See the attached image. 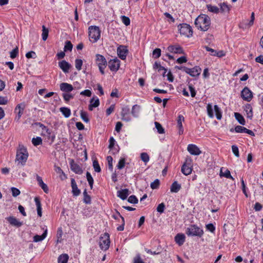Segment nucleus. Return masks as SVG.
<instances>
[{
	"label": "nucleus",
	"instance_id": "a211bd4d",
	"mask_svg": "<svg viewBox=\"0 0 263 263\" xmlns=\"http://www.w3.org/2000/svg\"><path fill=\"white\" fill-rule=\"evenodd\" d=\"M71 185L73 195L74 196H79L81 193V191L78 189L76 181L73 178L71 179Z\"/></svg>",
	"mask_w": 263,
	"mask_h": 263
},
{
	"label": "nucleus",
	"instance_id": "a878e982",
	"mask_svg": "<svg viewBox=\"0 0 263 263\" xmlns=\"http://www.w3.org/2000/svg\"><path fill=\"white\" fill-rule=\"evenodd\" d=\"M176 242L179 246H181L185 241V236L183 234H178L175 237Z\"/></svg>",
	"mask_w": 263,
	"mask_h": 263
},
{
	"label": "nucleus",
	"instance_id": "7ed1b4c3",
	"mask_svg": "<svg viewBox=\"0 0 263 263\" xmlns=\"http://www.w3.org/2000/svg\"><path fill=\"white\" fill-rule=\"evenodd\" d=\"M89 30V38L90 42H96L100 37V30L98 27L90 26Z\"/></svg>",
	"mask_w": 263,
	"mask_h": 263
},
{
	"label": "nucleus",
	"instance_id": "e433bc0d",
	"mask_svg": "<svg viewBox=\"0 0 263 263\" xmlns=\"http://www.w3.org/2000/svg\"><path fill=\"white\" fill-rule=\"evenodd\" d=\"M140 110V106L138 105H134L132 107V114L134 117H138Z\"/></svg>",
	"mask_w": 263,
	"mask_h": 263
},
{
	"label": "nucleus",
	"instance_id": "49530a36",
	"mask_svg": "<svg viewBox=\"0 0 263 263\" xmlns=\"http://www.w3.org/2000/svg\"><path fill=\"white\" fill-rule=\"evenodd\" d=\"M207 112L209 117L211 118L214 117V112L213 110V107L211 104H208L206 106Z\"/></svg>",
	"mask_w": 263,
	"mask_h": 263
},
{
	"label": "nucleus",
	"instance_id": "f8f14e48",
	"mask_svg": "<svg viewBox=\"0 0 263 263\" xmlns=\"http://www.w3.org/2000/svg\"><path fill=\"white\" fill-rule=\"evenodd\" d=\"M187 149L190 154L192 155L198 156L201 154V151L199 147L195 144H191L188 145Z\"/></svg>",
	"mask_w": 263,
	"mask_h": 263
},
{
	"label": "nucleus",
	"instance_id": "79ce46f5",
	"mask_svg": "<svg viewBox=\"0 0 263 263\" xmlns=\"http://www.w3.org/2000/svg\"><path fill=\"white\" fill-rule=\"evenodd\" d=\"M245 109L247 113L248 117L251 118L253 116L252 108L251 105L249 104H247L245 106Z\"/></svg>",
	"mask_w": 263,
	"mask_h": 263
},
{
	"label": "nucleus",
	"instance_id": "a18cd8bd",
	"mask_svg": "<svg viewBox=\"0 0 263 263\" xmlns=\"http://www.w3.org/2000/svg\"><path fill=\"white\" fill-rule=\"evenodd\" d=\"M80 116L85 122L88 123L89 122V119L88 117V114L87 112L81 110L80 112Z\"/></svg>",
	"mask_w": 263,
	"mask_h": 263
},
{
	"label": "nucleus",
	"instance_id": "ddd939ff",
	"mask_svg": "<svg viewBox=\"0 0 263 263\" xmlns=\"http://www.w3.org/2000/svg\"><path fill=\"white\" fill-rule=\"evenodd\" d=\"M25 107L26 104L24 102L21 103L16 105L15 108V111H17L18 110V112L17 115L15 117V120H16L17 121H18L20 120V119L21 118V116L23 114V111Z\"/></svg>",
	"mask_w": 263,
	"mask_h": 263
},
{
	"label": "nucleus",
	"instance_id": "b1692460",
	"mask_svg": "<svg viewBox=\"0 0 263 263\" xmlns=\"http://www.w3.org/2000/svg\"><path fill=\"white\" fill-rule=\"evenodd\" d=\"M192 168L190 165H187L186 163H184L181 167L182 173L185 176L189 175L191 174Z\"/></svg>",
	"mask_w": 263,
	"mask_h": 263
},
{
	"label": "nucleus",
	"instance_id": "ea45409f",
	"mask_svg": "<svg viewBox=\"0 0 263 263\" xmlns=\"http://www.w3.org/2000/svg\"><path fill=\"white\" fill-rule=\"evenodd\" d=\"M84 199L83 201L86 204H90L91 203V197L88 195L87 190L85 189L83 192Z\"/></svg>",
	"mask_w": 263,
	"mask_h": 263
},
{
	"label": "nucleus",
	"instance_id": "4be33fe9",
	"mask_svg": "<svg viewBox=\"0 0 263 263\" xmlns=\"http://www.w3.org/2000/svg\"><path fill=\"white\" fill-rule=\"evenodd\" d=\"M36 180L38 182L40 186L43 189L44 192L46 193H48L49 191L48 187L47 185L44 183L42 177L39 176V175H37Z\"/></svg>",
	"mask_w": 263,
	"mask_h": 263
},
{
	"label": "nucleus",
	"instance_id": "6e6552de",
	"mask_svg": "<svg viewBox=\"0 0 263 263\" xmlns=\"http://www.w3.org/2000/svg\"><path fill=\"white\" fill-rule=\"evenodd\" d=\"M241 97L243 100L250 102L253 98V93L248 87H245L241 92Z\"/></svg>",
	"mask_w": 263,
	"mask_h": 263
},
{
	"label": "nucleus",
	"instance_id": "aec40b11",
	"mask_svg": "<svg viewBox=\"0 0 263 263\" xmlns=\"http://www.w3.org/2000/svg\"><path fill=\"white\" fill-rule=\"evenodd\" d=\"M60 88L61 91L67 93L71 92L73 89L72 85L67 83H62L60 85Z\"/></svg>",
	"mask_w": 263,
	"mask_h": 263
},
{
	"label": "nucleus",
	"instance_id": "c756f323",
	"mask_svg": "<svg viewBox=\"0 0 263 263\" xmlns=\"http://www.w3.org/2000/svg\"><path fill=\"white\" fill-rule=\"evenodd\" d=\"M47 230H45L42 235H36L33 237V241L39 242L43 240L47 236Z\"/></svg>",
	"mask_w": 263,
	"mask_h": 263
},
{
	"label": "nucleus",
	"instance_id": "338daca9",
	"mask_svg": "<svg viewBox=\"0 0 263 263\" xmlns=\"http://www.w3.org/2000/svg\"><path fill=\"white\" fill-rule=\"evenodd\" d=\"M63 97L64 100L66 102H68L71 99L73 98V96L72 95L69 94L68 93H63Z\"/></svg>",
	"mask_w": 263,
	"mask_h": 263
},
{
	"label": "nucleus",
	"instance_id": "c85d7f7f",
	"mask_svg": "<svg viewBox=\"0 0 263 263\" xmlns=\"http://www.w3.org/2000/svg\"><path fill=\"white\" fill-rule=\"evenodd\" d=\"M54 171L55 172L59 174L60 178L61 180H64L67 178L66 175L64 173L63 170L60 167L55 165L54 166Z\"/></svg>",
	"mask_w": 263,
	"mask_h": 263
},
{
	"label": "nucleus",
	"instance_id": "c9c22d12",
	"mask_svg": "<svg viewBox=\"0 0 263 263\" xmlns=\"http://www.w3.org/2000/svg\"><path fill=\"white\" fill-rule=\"evenodd\" d=\"M220 10L222 13H228L230 11L229 6L225 3H220L219 4Z\"/></svg>",
	"mask_w": 263,
	"mask_h": 263
},
{
	"label": "nucleus",
	"instance_id": "5fc2aeb1",
	"mask_svg": "<svg viewBox=\"0 0 263 263\" xmlns=\"http://www.w3.org/2000/svg\"><path fill=\"white\" fill-rule=\"evenodd\" d=\"M161 49L160 48H156L153 51V55L155 59L159 58L161 56Z\"/></svg>",
	"mask_w": 263,
	"mask_h": 263
},
{
	"label": "nucleus",
	"instance_id": "58836bf2",
	"mask_svg": "<svg viewBox=\"0 0 263 263\" xmlns=\"http://www.w3.org/2000/svg\"><path fill=\"white\" fill-rule=\"evenodd\" d=\"M49 30L48 29L46 28L44 25L42 26V39L45 41L48 36Z\"/></svg>",
	"mask_w": 263,
	"mask_h": 263
},
{
	"label": "nucleus",
	"instance_id": "774afa93",
	"mask_svg": "<svg viewBox=\"0 0 263 263\" xmlns=\"http://www.w3.org/2000/svg\"><path fill=\"white\" fill-rule=\"evenodd\" d=\"M232 149L233 154L235 155V156L237 157H239V150L238 148L236 145H232Z\"/></svg>",
	"mask_w": 263,
	"mask_h": 263
},
{
	"label": "nucleus",
	"instance_id": "e2e57ef3",
	"mask_svg": "<svg viewBox=\"0 0 263 263\" xmlns=\"http://www.w3.org/2000/svg\"><path fill=\"white\" fill-rule=\"evenodd\" d=\"M246 128L243 126L237 125L235 127L234 130L236 133H245Z\"/></svg>",
	"mask_w": 263,
	"mask_h": 263
},
{
	"label": "nucleus",
	"instance_id": "864d4df0",
	"mask_svg": "<svg viewBox=\"0 0 263 263\" xmlns=\"http://www.w3.org/2000/svg\"><path fill=\"white\" fill-rule=\"evenodd\" d=\"M83 61L81 59H76L75 61V66L78 70H80L82 69Z\"/></svg>",
	"mask_w": 263,
	"mask_h": 263
},
{
	"label": "nucleus",
	"instance_id": "20e7f679",
	"mask_svg": "<svg viewBox=\"0 0 263 263\" xmlns=\"http://www.w3.org/2000/svg\"><path fill=\"white\" fill-rule=\"evenodd\" d=\"M96 58V63L99 67V70L102 74H104V69L107 65V61L104 56L100 54H97Z\"/></svg>",
	"mask_w": 263,
	"mask_h": 263
},
{
	"label": "nucleus",
	"instance_id": "2eb2a0df",
	"mask_svg": "<svg viewBox=\"0 0 263 263\" xmlns=\"http://www.w3.org/2000/svg\"><path fill=\"white\" fill-rule=\"evenodd\" d=\"M112 217L115 219H118L119 218H121V224L117 227V230L119 231H122L124 229L125 225V221L124 218L121 215L120 213L116 211V214H114L112 215Z\"/></svg>",
	"mask_w": 263,
	"mask_h": 263
},
{
	"label": "nucleus",
	"instance_id": "9d476101",
	"mask_svg": "<svg viewBox=\"0 0 263 263\" xmlns=\"http://www.w3.org/2000/svg\"><path fill=\"white\" fill-rule=\"evenodd\" d=\"M108 67L112 71H117L120 66V61L117 58L108 61Z\"/></svg>",
	"mask_w": 263,
	"mask_h": 263
},
{
	"label": "nucleus",
	"instance_id": "6ab92c4d",
	"mask_svg": "<svg viewBox=\"0 0 263 263\" xmlns=\"http://www.w3.org/2000/svg\"><path fill=\"white\" fill-rule=\"evenodd\" d=\"M255 20V14L254 12L251 13V19L249 22L248 20L246 21V23H241L239 25V27L242 28H249L253 25L254 21Z\"/></svg>",
	"mask_w": 263,
	"mask_h": 263
},
{
	"label": "nucleus",
	"instance_id": "f704fd0d",
	"mask_svg": "<svg viewBox=\"0 0 263 263\" xmlns=\"http://www.w3.org/2000/svg\"><path fill=\"white\" fill-rule=\"evenodd\" d=\"M69 256L67 254L60 255L58 257V263H67Z\"/></svg>",
	"mask_w": 263,
	"mask_h": 263
},
{
	"label": "nucleus",
	"instance_id": "c03bdc74",
	"mask_svg": "<svg viewBox=\"0 0 263 263\" xmlns=\"http://www.w3.org/2000/svg\"><path fill=\"white\" fill-rule=\"evenodd\" d=\"M86 178L88 182L89 185L90 187V189H92L93 187V179L91 176L90 173L88 172H86Z\"/></svg>",
	"mask_w": 263,
	"mask_h": 263
},
{
	"label": "nucleus",
	"instance_id": "2f4dec72",
	"mask_svg": "<svg viewBox=\"0 0 263 263\" xmlns=\"http://www.w3.org/2000/svg\"><path fill=\"white\" fill-rule=\"evenodd\" d=\"M153 68L155 69H158V71L163 70L164 72L163 73V76H165V74L167 71V69H165L164 67L162 66L159 62H156L154 64Z\"/></svg>",
	"mask_w": 263,
	"mask_h": 263
},
{
	"label": "nucleus",
	"instance_id": "69168bd1",
	"mask_svg": "<svg viewBox=\"0 0 263 263\" xmlns=\"http://www.w3.org/2000/svg\"><path fill=\"white\" fill-rule=\"evenodd\" d=\"M165 206L164 203H161L159 204L157 208V212L160 213H163L165 209Z\"/></svg>",
	"mask_w": 263,
	"mask_h": 263
},
{
	"label": "nucleus",
	"instance_id": "1a4fd4ad",
	"mask_svg": "<svg viewBox=\"0 0 263 263\" xmlns=\"http://www.w3.org/2000/svg\"><path fill=\"white\" fill-rule=\"evenodd\" d=\"M185 72L190 74L191 77H196L200 75L201 69L199 66H195L193 68H185Z\"/></svg>",
	"mask_w": 263,
	"mask_h": 263
},
{
	"label": "nucleus",
	"instance_id": "72a5a7b5",
	"mask_svg": "<svg viewBox=\"0 0 263 263\" xmlns=\"http://www.w3.org/2000/svg\"><path fill=\"white\" fill-rule=\"evenodd\" d=\"M60 110L65 118H68L70 117L71 111L69 108L65 107H62L60 108Z\"/></svg>",
	"mask_w": 263,
	"mask_h": 263
},
{
	"label": "nucleus",
	"instance_id": "3c124183",
	"mask_svg": "<svg viewBox=\"0 0 263 263\" xmlns=\"http://www.w3.org/2000/svg\"><path fill=\"white\" fill-rule=\"evenodd\" d=\"M73 46L70 41H67L64 46V51H71Z\"/></svg>",
	"mask_w": 263,
	"mask_h": 263
},
{
	"label": "nucleus",
	"instance_id": "7c9ffc66",
	"mask_svg": "<svg viewBox=\"0 0 263 263\" xmlns=\"http://www.w3.org/2000/svg\"><path fill=\"white\" fill-rule=\"evenodd\" d=\"M181 189V185L177 181L174 182L171 186V192L172 193H177Z\"/></svg>",
	"mask_w": 263,
	"mask_h": 263
},
{
	"label": "nucleus",
	"instance_id": "09e8293b",
	"mask_svg": "<svg viewBox=\"0 0 263 263\" xmlns=\"http://www.w3.org/2000/svg\"><path fill=\"white\" fill-rule=\"evenodd\" d=\"M32 144L34 146H37L42 143V139L40 137H37L36 138H33L32 139Z\"/></svg>",
	"mask_w": 263,
	"mask_h": 263
},
{
	"label": "nucleus",
	"instance_id": "de8ad7c7",
	"mask_svg": "<svg viewBox=\"0 0 263 263\" xmlns=\"http://www.w3.org/2000/svg\"><path fill=\"white\" fill-rule=\"evenodd\" d=\"M155 125L156 129H157V132L159 134H162L165 133L164 129L160 123H159L158 122H155Z\"/></svg>",
	"mask_w": 263,
	"mask_h": 263
},
{
	"label": "nucleus",
	"instance_id": "a19ab883",
	"mask_svg": "<svg viewBox=\"0 0 263 263\" xmlns=\"http://www.w3.org/2000/svg\"><path fill=\"white\" fill-rule=\"evenodd\" d=\"M214 107L216 118L218 120H221L222 118V114L220 109L218 107V106L217 105H215Z\"/></svg>",
	"mask_w": 263,
	"mask_h": 263
},
{
	"label": "nucleus",
	"instance_id": "dca6fc26",
	"mask_svg": "<svg viewBox=\"0 0 263 263\" xmlns=\"http://www.w3.org/2000/svg\"><path fill=\"white\" fill-rule=\"evenodd\" d=\"M59 66L65 73H68L69 69L71 67V65L66 62L65 60H63L59 62Z\"/></svg>",
	"mask_w": 263,
	"mask_h": 263
},
{
	"label": "nucleus",
	"instance_id": "393cba45",
	"mask_svg": "<svg viewBox=\"0 0 263 263\" xmlns=\"http://www.w3.org/2000/svg\"><path fill=\"white\" fill-rule=\"evenodd\" d=\"M128 189H125L120 190L117 192V195L122 200H125L127 198L129 193Z\"/></svg>",
	"mask_w": 263,
	"mask_h": 263
},
{
	"label": "nucleus",
	"instance_id": "f3484780",
	"mask_svg": "<svg viewBox=\"0 0 263 263\" xmlns=\"http://www.w3.org/2000/svg\"><path fill=\"white\" fill-rule=\"evenodd\" d=\"M71 170L76 174H81L83 173V170L80 166L77 163H75L73 160H71L70 163Z\"/></svg>",
	"mask_w": 263,
	"mask_h": 263
},
{
	"label": "nucleus",
	"instance_id": "052dcab7",
	"mask_svg": "<svg viewBox=\"0 0 263 263\" xmlns=\"http://www.w3.org/2000/svg\"><path fill=\"white\" fill-rule=\"evenodd\" d=\"M128 202L130 203L136 204L138 203V200L135 195H131L128 198Z\"/></svg>",
	"mask_w": 263,
	"mask_h": 263
},
{
	"label": "nucleus",
	"instance_id": "bb28decb",
	"mask_svg": "<svg viewBox=\"0 0 263 263\" xmlns=\"http://www.w3.org/2000/svg\"><path fill=\"white\" fill-rule=\"evenodd\" d=\"M100 104L99 100L98 98L95 100L94 98H92L90 101V104L88 106L89 110H92L94 107H98Z\"/></svg>",
	"mask_w": 263,
	"mask_h": 263
},
{
	"label": "nucleus",
	"instance_id": "473e14b6",
	"mask_svg": "<svg viewBox=\"0 0 263 263\" xmlns=\"http://www.w3.org/2000/svg\"><path fill=\"white\" fill-rule=\"evenodd\" d=\"M234 116L238 122L241 125H244L246 123L243 117L238 112H235Z\"/></svg>",
	"mask_w": 263,
	"mask_h": 263
},
{
	"label": "nucleus",
	"instance_id": "f257e3e1",
	"mask_svg": "<svg viewBox=\"0 0 263 263\" xmlns=\"http://www.w3.org/2000/svg\"><path fill=\"white\" fill-rule=\"evenodd\" d=\"M195 25L198 29L207 31L211 25L210 17L206 14H200L196 18Z\"/></svg>",
	"mask_w": 263,
	"mask_h": 263
},
{
	"label": "nucleus",
	"instance_id": "0eeeda50",
	"mask_svg": "<svg viewBox=\"0 0 263 263\" xmlns=\"http://www.w3.org/2000/svg\"><path fill=\"white\" fill-rule=\"evenodd\" d=\"M110 240L108 234H105V235L101 237L99 241V245L101 249L103 250H107L109 247Z\"/></svg>",
	"mask_w": 263,
	"mask_h": 263
},
{
	"label": "nucleus",
	"instance_id": "603ef678",
	"mask_svg": "<svg viewBox=\"0 0 263 263\" xmlns=\"http://www.w3.org/2000/svg\"><path fill=\"white\" fill-rule=\"evenodd\" d=\"M140 158L145 163H147L149 160V157L146 153H142L140 155Z\"/></svg>",
	"mask_w": 263,
	"mask_h": 263
},
{
	"label": "nucleus",
	"instance_id": "4d7b16f0",
	"mask_svg": "<svg viewBox=\"0 0 263 263\" xmlns=\"http://www.w3.org/2000/svg\"><path fill=\"white\" fill-rule=\"evenodd\" d=\"M133 263H145L139 254H137L133 259Z\"/></svg>",
	"mask_w": 263,
	"mask_h": 263
},
{
	"label": "nucleus",
	"instance_id": "423d86ee",
	"mask_svg": "<svg viewBox=\"0 0 263 263\" xmlns=\"http://www.w3.org/2000/svg\"><path fill=\"white\" fill-rule=\"evenodd\" d=\"M203 233V231L197 226L193 224L189 227L186 231L188 236H201Z\"/></svg>",
	"mask_w": 263,
	"mask_h": 263
},
{
	"label": "nucleus",
	"instance_id": "8fccbe9b",
	"mask_svg": "<svg viewBox=\"0 0 263 263\" xmlns=\"http://www.w3.org/2000/svg\"><path fill=\"white\" fill-rule=\"evenodd\" d=\"M160 185V180L158 179H156L151 183V187L153 189H157L159 188Z\"/></svg>",
	"mask_w": 263,
	"mask_h": 263
},
{
	"label": "nucleus",
	"instance_id": "39448f33",
	"mask_svg": "<svg viewBox=\"0 0 263 263\" xmlns=\"http://www.w3.org/2000/svg\"><path fill=\"white\" fill-rule=\"evenodd\" d=\"M178 29L181 35L185 37L192 36L193 31L191 27L187 24H182L178 26Z\"/></svg>",
	"mask_w": 263,
	"mask_h": 263
},
{
	"label": "nucleus",
	"instance_id": "4468645a",
	"mask_svg": "<svg viewBox=\"0 0 263 263\" xmlns=\"http://www.w3.org/2000/svg\"><path fill=\"white\" fill-rule=\"evenodd\" d=\"M167 50L172 53L183 54L182 48L179 45H170L167 47Z\"/></svg>",
	"mask_w": 263,
	"mask_h": 263
},
{
	"label": "nucleus",
	"instance_id": "680f3d73",
	"mask_svg": "<svg viewBox=\"0 0 263 263\" xmlns=\"http://www.w3.org/2000/svg\"><path fill=\"white\" fill-rule=\"evenodd\" d=\"M125 159L121 158V159H120L117 167L118 169L121 170L125 166Z\"/></svg>",
	"mask_w": 263,
	"mask_h": 263
},
{
	"label": "nucleus",
	"instance_id": "4c0bfd02",
	"mask_svg": "<svg viewBox=\"0 0 263 263\" xmlns=\"http://www.w3.org/2000/svg\"><path fill=\"white\" fill-rule=\"evenodd\" d=\"M220 176L221 177H225L227 178L231 179L232 180H234L233 177L231 176L230 171L228 170H226L224 173L222 172V168H221L220 172Z\"/></svg>",
	"mask_w": 263,
	"mask_h": 263
},
{
	"label": "nucleus",
	"instance_id": "9b49d317",
	"mask_svg": "<svg viewBox=\"0 0 263 263\" xmlns=\"http://www.w3.org/2000/svg\"><path fill=\"white\" fill-rule=\"evenodd\" d=\"M127 47L123 45L120 46L117 49L118 55L122 60H125L128 53Z\"/></svg>",
	"mask_w": 263,
	"mask_h": 263
},
{
	"label": "nucleus",
	"instance_id": "6e6d98bb",
	"mask_svg": "<svg viewBox=\"0 0 263 263\" xmlns=\"http://www.w3.org/2000/svg\"><path fill=\"white\" fill-rule=\"evenodd\" d=\"M93 167L95 172L97 173H99L101 172V167L97 160H95L93 161Z\"/></svg>",
	"mask_w": 263,
	"mask_h": 263
},
{
	"label": "nucleus",
	"instance_id": "bf43d9fd",
	"mask_svg": "<svg viewBox=\"0 0 263 263\" xmlns=\"http://www.w3.org/2000/svg\"><path fill=\"white\" fill-rule=\"evenodd\" d=\"M11 191L12 192V195L14 197L18 196L21 193L20 191L18 189L14 187H12L11 188Z\"/></svg>",
	"mask_w": 263,
	"mask_h": 263
},
{
	"label": "nucleus",
	"instance_id": "13d9d810",
	"mask_svg": "<svg viewBox=\"0 0 263 263\" xmlns=\"http://www.w3.org/2000/svg\"><path fill=\"white\" fill-rule=\"evenodd\" d=\"M121 20H122L123 23L125 25L128 26L130 25V19L128 17L126 16L125 15H122V16H121Z\"/></svg>",
	"mask_w": 263,
	"mask_h": 263
},
{
	"label": "nucleus",
	"instance_id": "f03ea898",
	"mask_svg": "<svg viewBox=\"0 0 263 263\" xmlns=\"http://www.w3.org/2000/svg\"><path fill=\"white\" fill-rule=\"evenodd\" d=\"M28 157V154L27 149L23 145H19V148L17 149L16 155V162L18 164H21L22 166L25 165Z\"/></svg>",
	"mask_w": 263,
	"mask_h": 263
},
{
	"label": "nucleus",
	"instance_id": "cd10ccee",
	"mask_svg": "<svg viewBox=\"0 0 263 263\" xmlns=\"http://www.w3.org/2000/svg\"><path fill=\"white\" fill-rule=\"evenodd\" d=\"M34 201L36 205L37 213L39 217L42 216V206L39 197H36L34 198Z\"/></svg>",
	"mask_w": 263,
	"mask_h": 263
},
{
	"label": "nucleus",
	"instance_id": "37998d69",
	"mask_svg": "<svg viewBox=\"0 0 263 263\" xmlns=\"http://www.w3.org/2000/svg\"><path fill=\"white\" fill-rule=\"evenodd\" d=\"M208 10L215 13H218L219 12V9L218 7L212 6L211 5H208L207 6Z\"/></svg>",
	"mask_w": 263,
	"mask_h": 263
},
{
	"label": "nucleus",
	"instance_id": "412c9836",
	"mask_svg": "<svg viewBox=\"0 0 263 263\" xmlns=\"http://www.w3.org/2000/svg\"><path fill=\"white\" fill-rule=\"evenodd\" d=\"M177 126L179 128V134L181 135L183 133V128L182 125V122L184 121V117L180 115L178 116L177 118Z\"/></svg>",
	"mask_w": 263,
	"mask_h": 263
},
{
	"label": "nucleus",
	"instance_id": "5701e85b",
	"mask_svg": "<svg viewBox=\"0 0 263 263\" xmlns=\"http://www.w3.org/2000/svg\"><path fill=\"white\" fill-rule=\"evenodd\" d=\"M7 219L10 224L12 226L20 227L22 225V222H20L16 218L13 216H10Z\"/></svg>",
	"mask_w": 263,
	"mask_h": 263
},
{
	"label": "nucleus",
	"instance_id": "0e129e2a",
	"mask_svg": "<svg viewBox=\"0 0 263 263\" xmlns=\"http://www.w3.org/2000/svg\"><path fill=\"white\" fill-rule=\"evenodd\" d=\"M18 53V49L16 47L10 52V57L14 59L17 57Z\"/></svg>",
	"mask_w": 263,
	"mask_h": 263
}]
</instances>
